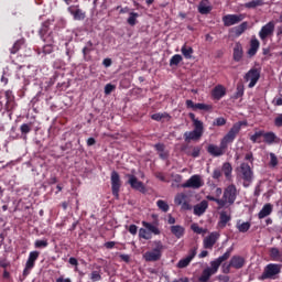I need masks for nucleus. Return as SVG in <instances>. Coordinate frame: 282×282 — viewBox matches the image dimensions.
Segmentation results:
<instances>
[{
    "instance_id": "obj_38",
    "label": "nucleus",
    "mask_w": 282,
    "mask_h": 282,
    "mask_svg": "<svg viewBox=\"0 0 282 282\" xmlns=\"http://www.w3.org/2000/svg\"><path fill=\"white\" fill-rule=\"evenodd\" d=\"M22 45H25V39H20V40H18L14 44H13V46H12V48H11V54H17V52H19V50H21V46Z\"/></svg>"
},
{
    "instance_id": "obj_3",
    "label": "nucleus",
    "mask_w": 282,
    "mask_h": 282,
    "mask_svg": "<svg viewBox=\"0 0 282 282\" xmlns=\"http://www.w3.org/2000/svg\"><path fill=\"white\" fill-rule=\"evenodd\" d=\"M243 124H246V122L243 121L236 122L220 142H223L227 147L231 142H235V138H237V134L239 133V131H241V127H243Z\"/></svg>"
},
{
    "instance_id": "obj_52",
    "label": "nucleus",
    "mask_w": 282,
    "mask_h": 282,
    "mask_svg": "<svg viewBox=\"0 0 282 282\" xmlns=\"http://www.w3.org/2000/svg\"><path fill=\"white\" fill-rule=\"evenodd\" d=\"M210 265H212L210 272H213L214 274H216L217 271L219 270V265H221V264H220V262L216 259V260H214V261L210 262Z\"/></svg>"
},
{
    "instance_id": "obj_35",
    "label": "nucleus",
    "mask_w": 282,
    "mask_h": 282,
    "mask_svg": "<svg viewBox=\"0 0 282 282\" xmlns=\"http://www.w3.org/2000/svg\"><path fill=\"white\" fill-rule=\"evenodd\" d=\"M142 226L149 230V232H152V235H160V228H158V226L147 223V221H142Z\"/></svg>"
},
{
    "instance_id": "obj_27",
    "label": "nucleus",
    "mask_w": 282,
    "mask_h": 282,
    "mask_svg": "<svg viewBox=\"0 0 282 282\" xmlns=\"http://www.w3.org/2000/svg\"><path fill=\"white\" fill-rule=\"evenodd\" d=\"M68 12L74 17L75 21H85L86 14L83 10H80V9L74 10L73 7H69Z\"/></svg>"
},
{
    "instance_id": "obj_23",
    "label": "nucleus",
    "mask_w": 282,
    "mask_h": 282,
    "mask_svg": "<svg viewBox=\"0 0 282 282\" xmlns=\"http://www.w3.org/2000/svg\"><path fill=\"white\" fill-rule=\"evenodd\" d=\"M260 45L261 43L259 42V40H257V37H252L250 41V48L248 50V56L252 58V56H254L259 51Z\"/></svg>"
},
{
    "instance_id": "obj_19",
    "label": "nucleus",
    "mask_w": 282,
    "mask_h": 282,
    "mask_svg": "<svg viewBox=\"0 0 282 282\" xmlns=\"http://www.w3.org/2000/svg\"><path fill=\"white\" fill-rule=\"evenodd\" d=\"M229 265L236 270H241V268L246 265V259H243L241 256H234L229 261Z\"/></svg>"
},
{
    "instance_id": "obj_5",
    "label": "nucleus",
    "mask_w": 282,
    "mask_h": 282,
    "mask_svg": "<svg viewBox=\"0 0 282 282\" xmlns=\"http://www.w3.org/2000/svg\"><path fill=\"white\" fill-rule=\"evenodd\" d=\"M204 134V126H200L197 123L194 126L193 131H187L184 133L185 142H191V140H199L202 135Z\"/></svg>"
},
{
    "instance_id": "obj_29",
    "label": "nucleus",
    "mask_w": 282,
    "mask_h": 282,
    "mask_svg": "<svg viewBox=\"0 0 282 282\" xmlns=\"http://www.w3.org/2000/svg\"><path fill=\"white\" fill-rule=\"evenodd\" d=\"M152 120H155L156 122H169L171 120V115L166 112H158L151 116Z\"/></svg>"
},
{
    "instance_id": "obj_60",
    "label": "nucleus",
    "mask_w": 282,
    "mask_h": 282,
    "mask_svg": "<svg viewBox=\"0 0 282 282\" xmlns=\"http://www.w3.org/2000/svg\"><path fill=\"white\" fill-rule=\"evenodd\" d=\"M6 98H7V109H9L10 102H12V91L7 90L6 91Z\"/></svg>"
},
{
    "instance_id": "obj_28",
    "label": "nucleus",
    "mask_w": 282,
    "mask_h": 282,
    "mask_svg": "<svg viewBox=\"0 0 282 282\" xmlns=\"http://www.w3.org/2000/svg\"><path fill=\"white\" fill-rule=\"evenodd\" d=\"M170 230H171L172 235H174V237H176V239H182V237H184L185 229L183 226L174 225V226L170 227Z\"/></svg>"
},
{
    "instance_id": "obj_47",
    "label": "nucleus",
    "mask_w": 282,
    "mask_h": 282,
    "mask_svg": "<svg viewBox=\"0 0 282 282\" xmlns=\"http://www.w3.org/2000/svg\"><path fill=\"white\" fill-rule=\"evenodd\" d=\"M162 250H164V245H162V241H160V240L154 241L153 251L159 253V254H162Z\"/></svg>"
},
{
    "instance_id": "obj_7",
    "label": "nucleus",
    "mask_w": 282,
    "mask_h": 282,
    "mask_svg": "<svg viewBox=\"0 0 282 282\" xmlns=\"http://www.w3.org/2000/svg\"><path fill=\"white\" fill-rule=\"evenodd\" d=\"M246 19L243 14H227L223 17V23L225 28H230L232 25H237V23H241Z\"/></svg>"
},
{
    "instance_id": "obj_34",
    "label": "nucleus",
    "mask_w": 282,
    "mask_h": 282,
    "mask_svg": "<svg viewBox=\"0 0 282 282\" xmlns=\"http://www.w3.org/2000/svg\"><path fill=\"white\" fill-rule=\"evenodd\" d=\"M270 257L273 261H282V253L276 247L270 249Z\"/></svg>"
},
{
    "instance_id": "obj_59",
    "label": "nucleus",
    "mask_w": 282,
    "mask_h": 282,
    "mask_svg": "<svg viewBox=\"0 0 282 282\" xmlns=\"http://www.w3.org/2000/svg\"><path fill=\"white\" fill-rule=\"evenodd\" d=\"M113 89H116V86H113L112 84H107L105 86V94H106V96H109V94H111V91H113Z\"/></svg>"
},
{
    "instance_id": "obj_49",
    "label": "nucleus",
    "mask_w": 282,
    "mask_h": 282,
    "mask_svg": "<svg viewBox=\"0 0 282 282\" xmlns=\"http://www.w3.org/2000/svg\"><path fill=\"white\" fill-rule=\"evenodd\" d=\"M181 61H182V55L176 54V55L172 56V58L170 59L171 67H173V65L177 66Z\"/></svg>"
},
{
    "instance_id": "obj_44",
    "label": "nucleus",
    "mask_w": 282,
    "mask_h": 282,
    "mask_svg": "<svg viewBox=\"0 0 282 282\" xmlns=\"http://www.w3.org/2000/svg\"><path fill=\"white\" fill-rule=\"evenodd\" d=\"M213 10V8L206 6L204 2H200L198 6V12L200 14H209V12Z\"/></svg>"
},
{
    "instance_id": "obj_8",
    "label": "nucleus",
    "mask_w": 282,
    "mask_h": 282,
    "mask_svg": "<svg viewBox=\"0 0 282 282\" xmlns=\"http://www.w3.org/2000/svg\"><path fill=\"white\" fill-rule=\"evenodd\" d=\"M40 254H41V252H39V251L30 252L29 258L25 263V268L23 270V276H28L30 274V271L34 268Z\"/></svg>"
},
{
    "instance_id": "obj_63",
    "label": "nucleus",
    "mask_w": 282,
    "mask_h": 282,
    "mask_svg": "<svg viewBox=\"0 0 282 282\" xmlns=\"http://www.w3.org/2000/svg\"><path fill=\"white\" fill-rule=\"evenodd\" d=\"M275 127H282V113L274 119Z\"/></svg>"
},
{
    "instance_id": "obj_64",
    "label": "nucleus",
    "mask_w": 282,
    "mask_h": 282,
    "mask_svg": "<svg viewBox=\"0 0 282 282\" xmlns=\"http://www.w3.org/2000/svg\"><path fill=\"white\" fill-rule=\"evenodd\" d=\"M172 282H191V280L188 278H186V276H183V278H180V279L174 280Z\"/></svg>"
},
{
    "instance_id": "obj_41",
    "label": "nucleus",
    "mask_w": 282,
    "mask_h": 282,
    "mask_svg": "<svg viewBox=\"0 0 282 282\" xmlns=\"http://www.w3.org/2000/svg\"><path fill=\"white\" fill-rule=\"evenodd\" d=\"M230 254H232V248H229L223 256L218 257L216 260H218L221 265L224 261H228L230 259Z\"/></svg>"
},
{
    "instance_id": "obj_51",
    "label": "nucleus",
    "mask_w": 282,
    "mask_h": 282,
    "mask_svg": "<svg viewBox=\"0 0 282 282\" xmlns=\"http://www.w3.org/2000/svg\"><path fill=\"white\" fill-rule=\"evenodd\" d=\"M250 223H242L240 225H238V230L239 232H248L250 230Z\"/></svg>"
},
{
    "instance_id": "obj_24",
    "label": "nucleus",
    "mask_w": 282,
    "mask_h": 282,
    "mask_svg": "<svg viewBox=\"0 0 282 282\" xmlns=\"http://www.w3.org/2000/svg\"><path fill=\"white\" fill-rule=\"evenodd\" d=\"M212 96L215 100H221L226 96V88L221 85L216 86L213 89Z\"/></svg>"
},
{
    "instance_id": "obj_16",
    "label": "nucleus",
    "mask_w": 282,
    "mask_h": 282,
    "mask_svg": "<svg viewBox=\"0 0 282 282\" xmlns=\"http://www.w3.org/2000/svg\"><path fill=\"white\" fill-rule=\"evenodd\" d=\"M240 173L245 182H252V169H250V165L248 163L240 164Z\"/></svg>"
},
{
    "instance_id": "obj_21",
    "label": "nucleus",
    "mask_w": 282,
    "mask_h": 282,
    "mask_svg": "<svg viewBox=\"0 0 282 282\" xmlns=\"http://www.w3.org/2000/svg\"><path fill=\"white\" fill-rule=\"evenodd\" d=\"M219 215L220 216H219L218 225L220 226V228H226V226H228V221L232 219V216L230 215V212H226V210H221Z\"/></svg>"
},
{
    "instance_id": "obj_39",
    "label": "nucleus",
    "mask_w": 282,
    "mask_h": 282,
    "mask_svg": "<svg viewBox=\"0 0 282 282\" xmlns=\"http://www.w3.org/2000/svg\"><path fill=\"white\" fill-rule=\"evenodd\" d=\"M20 131H21L22 135L24 137V139H26L28 133H30V131H32V123H23L20 127Z\"/></svg>"
},
{
    "instance_id": "obj_9",
    "label": "nucleus",
    "mask_w": 282,
    "mask_h": 282,
    "mask_svg": "<svg viewBox=\"0 0 282 282\" xmlns=\"http://www.w3.org/2000/svg\"><path fill=\"white\" fill-rule=\"evenodd\" d=\"M126 177H128V184L133 188L134 191H139V193H144L147 191V187L144 186V183L138 180V177L133 174H127Z\"/></svg>"
},
{
    "instance_id": "obj_54",
    "label": "nucleus",
    "mask_w": 282,
    "mask_h": 282,
    "mask_svg": "<svg viewBox=\"0 0 282 282\" xmlns=\"http://www.w3.org/2000/svg\"><path fill=\"white\" fill-rule=\"evenodd\" d=\"M269 155H270V166H273V167L278 166L279 159L276 158V154L271 152Z\"/></svg>"
},
{
    "instance_id": "obj_58",
    "label": "nucleus",
    "mask_w": 282,
    "mask_h": 282,
    "mask_svg": "<svg viewBox=\"0 0 282 282\" xmlns=\"http://www.w3.org/2000/svg\"><path fill=\"white\" fill-rule=\"evenodd\" d=\"M47 240H36L35 248H47Z\"/></svg>"
},
{
    "instance_id": "obj_46",
    "label": "nucleus",
    "mask_w": 282,
    "mask_h": 282,
    "mask_svg": "<svg viewBox=\"0 0 282 282\" xmlns=\"http://www.w3.org/2000/svg\"><path fill=\"white\" fill-rule=\"evenodd\" d=\"M156 206L162 210L163 213H169V204L162 199L156 202Z\"/></svg>"
},
{
    "instance_id": "obj_2",
    "label": "nucleus",
    "mask_w": 282,
    "mask_h": 282,
    "mask_svg": "<svg viewBox=\"0 0 282 282\" xmlns=\"http://www.w3.org/2000/svg\"><path fill=\"white\" fill-rule=\"evenodd\" d=\"M280 274L281 264L270 263L264 268L260 279L261 281H265L267 279H279Z\"/></svg>"
},
{
    "instance_id": "obj_55",
    "label": "nucleus",
    "mask_w": 282,
    "mask_h": 282,
    "mask_svg": "<svg viewBox=\"0 0 282 282\" xmlns=\"http://www.w3.org/2000/svg\"><path fill=\"white\" fill-rule=\"evenodd\" d=\"M90 279L96 282V281H100L102 279V275H100L99 271H93L90 273Z\"/></svg>"
},
{
    "instance_id": "obj_11",
    "label": "nucleus",
    "mask_w": 282,
    "mask_h": 282,
    "mask_svg": "<svg viewBox=\"0 0 282 282\" xmlns=\"http://www.w3.org/2000/svg\"><path fill=\"white\" fill-rule=\"evenodd\" d=\"M111 189H112V195L113 197H119V193H120V186H122V184L120 183V174H118V172L112 171L111 172Z\"/></svg>"
},
{
    "instance_id": "obj_33",
    "label": "nucleus",
    "mask_w": 282,
    "mask_h": 282,
    "mask_svg": "<svg viewBox=\"0 0 282 282\" xmlns=\"http://www.w3.org/2000/svg\"><path fill=\"white\" fill-rule=\"evenodd\" d=\"M221 171L227 180L232 177V165L229 162L223 164Z\"/></svg>"
},
{
    "instance_id": "obj_6",
    "label": "nucleus",
    "mask_w": 282,
    "mask_h": 282,
    "mask_svg": "<svg viewBox=\"0 0 282 282\" xmlns=\"http://www.w3.org/2000/svg\"><path fill=\"white\" fill-rule=\"evenodd\" d=\"M261 78V70L258 68H251L245 76V80L250 82L248 87L249 89H252L257 83H259V79Z\"/></svg>"
},
{
    "instance_id": "obj_14",
    "label": "nucleus",
    "mask_w": 282,
    "mask_h": 282,
    "mask_svg": "<svg viewBox=\"0 0 282 282\" xmlns=\"http://www.w3.org/2000/svg\"><path fill=\"white\" fill-rule=\"evenodd\" d=\"M204 182L199 175H193L186 183L183 184V188H202Z\"/></svg>"
},
{
    "instance_id": "obj_53",
    "label": "nucleus",
    "mask_w": 282,
    "mask_h": 282,
    "mask_svg": "<svg viewBox=\"0 0 282 282\" xmlns=\"http://www.w3.org/2000/svg\"><path fill=\"white\" fill-rule=\"evenodd\" d=\"M224 124H226V118H224V117H219V118L215 119L213 122L214 127H224Z\"/></svg>"
},
{
    "instance_id": "obj_18",
    "label": "nucleus",
    "mask_w": 282,
    "mask_h": 282,
    "mask_svg": "<svg viewBox=\"0 0 282 282\" xmlns=\"http://www.w3.org/2000/svg\"><path fill=\"white\" fill-rule=\"evenodd\" d=\"M217 239H219V234L218 232H212L209 236H207L204 239V248L207 250H213V246L217 243Z\"/></svg>"
},
{
    "instance_id": "obj_4",
    "label": "nucleus",
    "mask_w": 282,
    "mask_h": 282,
    "mask_svg": "<svg viewBox=\"0 0 282 282\" xmlns=\"http://www.w3.org/2000/svg\"><path fill=\"white\" fill-rule=\"evenodd\" d=\"M174 204H176V206H181L182 210H193L191 198L184 193L177 194L175 196Z\"/></svg>"
},
{
    "instance_id": "obj_48",
    "label": "nucleus",
    "mask_w": 282,
    "mask_h": 282,
    "mask_svg": "<svg viewBox=\"0 0 282 282\" xmlns=\"http://www.w3.org/2000/svg\"><path fill=\"white\" fill-rule=\"evenodd\" d=\"M139 237L141 238V239H147V240H149V239H151V232H149L147 229H144V228H141V229H139Z\"/></svg>"
},
{
    "instance_id": "obj_31",
    "label": "nucleus",
    "mask_w": 282,
    "mask_h": 282,
    "mask_svg": "<svg viewBox=\"0 0 282 282\" xmlns=\"http://www.w3.org/2000/svg\"><path fill=\"white\" fill-rule=\"evenodd\" d=\"M272 214V205L265 204L262 209L259 212L258 217L259 219H265L269 215Z\"/></svg>"
},
{
    "instance_id": "obj_10",
    "label": "nucleus",
    "mask_w": 282,
    "mask_h": 282,
    "mask_svg": "<svg viewBox=\"0 0 282 282\" xmlns=\"http://www.w3.org/2000/svg\"><path fill=\"white\" fill-rule=\"evenodd\" d=\"M228 147L220 141L219 145L209 144L207 148V152L214 158H219L224 155L227 151Z\"/></svg>"
},
{
    "instance_id": "obj_43",
    "label": "nucleus",
    "mask_w": 282,
    "mask_h": 282,
    "mask_svg": "<svg viewBox=\"0 0 282 282\" xmlns=\"http://www.w3.org/2000/svg\"><path fill=\"white\" fill-rule=\"evenodd\" d=\"M259 6H263V0H252L245 4V8L254 9L259 8Z\"/></svg>"
},
{
    "instance_id": "obj_17",
    "label": "nucleus",
    "mask_w": 282,
    "mask_h": 282,
    "mask_svg": "<svg viewBox=\"0 0 282 282\" xmlns=\"http://www.w3.org/2000/svg\"><path fill=\"white\" fill-rule=\"evenodd\" d=\"M185 105L187 109H193V111H208L212 109V107L206 104H195L191 99H187Z\"/></svg>"
},
{
    "instance_id": "obj_42",
    "label": "nucleus",
    "mask_w": 282,
    "mask_h": 282,
    "mask_svg": "<svg viewBox=\"0 0 282 282\" xmlns=\"http://www.w3.org/2000/svg\"><path fill=\"white\" fill-rule=\"evenodd\" d=\"M206 199H208L209 202H216V204L218 205L217 210H221V208H224V202L221 198H216L215 196L208 195L206 196Z\"/></svg>"
},
{
    "instance_id": "obj_40",
    "label": "nucleus",
    "mask_w": 282,
    "mask_h": 282,
    "mask_svg": "<svg viewBox=\"0 0 282 282\" xmlns=\"http://www.w3.org/2000/svg\"><path fill=\"white\" fill-rule=\"evenodd\" d=\"M230 254H232V248H229L223 256L218 257L216 260H218L221 265L224 261H228L230 259Z\"/></svg>"
},
{
    "instance_id": "obj_13",
    "label": "nucleus",
    "mask_w": 282,
    "mask_h": 282,
    "mask_svg": "<svg viewBox=\"0 0 282 282\" xmlns=\"http://www.w3.org/2000/svg\"><path fill=\"white\" fill-rule=\"evenodd\" d=\"M273 34H274V22L272 21L263 25L259 32V36L261 41H265L268 36H272Z\"/></svg>"
},
{
    "instance_id": "obj_20",
    "label": "nucleus",
    "mask_w": 282,
    "mask_h": 282,
    "mask_svg": "<svg viewBox=\"0 0 282 282\" xmlns=\"http://www.w3.org/2000/svg\"><path fill=\"white\" fill-rule=\"evenodd\" d=\"M262 138L264 139L265 144H279L281 141L274 132L263 131Z\"/></svg>"
},
{
    "instance_id": "obj_45",
    "label": "nucleus",
    "mask_w": 282,
    "mask_h": 282,
    "mask_svg": "<svg viewBox=\"0 0 282 282\" xmlns=\"http://www.w3.org/2000/svg\"><path fill=\"white\" fill-rule=\"evenodd\" d=\"M138 17H139L138 13L131 12L129 18H128V24L132 25V26L135 25V23H138Z\"/></svg>"
},
{
    "instance_id": "obj_37",
    "label": "nucleus",
    "mask_w": 282,
    "mask_h": 282,
    "mask_svg": "<svg viewBox=\"0 0 282 282\" xmlns=\"http://www.w3.org/2000/svg\"><path fill=\"white\" fill-rule=\"evenodd\" d=\"M181 52L185 58H193V47L183 45Z\"/></svg>"
},
{
    "instance_id": "obj_1",
    "label": "nucleus",
    "mask_w": 282,
    "mask_h": 282,
    "mask_svg": "<svg viewBox=\"0 0 282 282\" xmlns=\"http://www.w3.org/2000/svg\"><path fill=\"white\" fill-rule=\"evenodd\" d=\"M239 195V191L235 184L228 185L223 193V202L224 208H228V206H232L235 202H237V196Z\"/></svg>"
},
{
    "instance_id": "obj_32",
    "label": "nucleus",
    "mask_w": 282,
    "mask_h": 282,
    "mask_svg": "<svg viewBox=\"0 0 282 282\" xmlns=\"http://www.w3.org/2000/svg\"><path fill=\"white\" fill-rule=\"evenodd\" d=\"M215 274L213 271H210V268H206L203 270L202 275L198 278L199 282H208L210 281V278Z\"/></svg>"
},
{
    "instance_id": "obj_25",
    "label": "nucleus",
    "mask_w": 282,
    "mask_h": 282,
    "mask_svg": "<svg viewBox=\"0 0 282 282\" xmlns=\"http://www.w3.org/2000/svg\"><path fill=\"white\" fill-rule=\"evenodd\" d=\"M241 58H243V46L239 42H237L234 47V61H236V63H239Z\"/></svg>"
},
{
    "instance_id": "obj_56",
    "label": "nucleus",
    "mask_w": 282,
    "mask_h": 282,
    "mask_svg": "<svg viewBox=\"0 0 282 282\" xmlns=\"http://www.w3.org/2000/svg\"><path fill=\"white\" fill-rule=\"evenodd\" d=\"M191 120L194 122V127H197L199 124L200 127H204V122L199 121V119L195 118V113H189Z\"/></svg>"
},
{
    "instance_id": "obj_36",
    "label": "nucleus",
    "mask_w": 282,
    "mask_h": 282,
    "mask_svg": "<svg viewBox=\"0 0 282 282\" xmlns=\"http://www.w3.org/2000/svg\"><path fill=\"white\" fill-rule=\"evenodd\" d=\"M261 138H263V130L256 131L251 137L250 140L253 144H261Z\"/></svg>"
},
{
    "instance_id": "obj_12",
    "label": "nucleus",
    "mask_w": 282,
    "mask_h": 282,
    "mask_svg": "<svg viewBox=\"0 0 282 282\" xmlns=\"http://www.w3.org/2000/svg\"><path fill=\"white\" fill-rule=\"evenodd\" d=\"M50 32V28L45 24L42 25V28L39 31V34L44 43H46L47 47L52 46V43H54V37L52 36V33Z\"/></svg>"
},
{
    "instance_id": "obj_62",
    "label": "nucleus",
    "mask_w": 282,
    "mask_h": 282,
    "mask_svg": "<svg viewBox=\"0 0 282 282\" xmlns=\"http://www.w3.org/2000/svg\"><path fill=\"white\" fill-rule=\"evenodd\" d=\"M219 177H221V170H219V169L214 170L213 178L214 180H219Z\"/></svg>"
},
{
    "instance_id": "obj_57",
    "label": "nucleus",
    "mask_w": 282,
    "mask_h": 282,
    "mask_svg": "<svg viewBox=\"0 0 282 282\" xmlns=\"http://www.w3.org/2000/svg\"><path fill=\"white\" fill-rule=\"evenodd\" d=\"M243 96V84L237 85L236 98H241Z\"/></svg>"
},
{
    "instance_id": "obj_50",
    "label": "nucleus",
    "mask_w": 282,
    "mask_h": 282,
    "mask_svg": "<svg viewBox=\"0 0 282 282\" xmlns=\"http://www.w3.org/2000/svg\"><path fill=\"white\" fill-rule=\"evenodd\" d=\"M191 228H192L193 232H196V235H204V234H206V229H204L202 227H198L197 224H193L191 226Z\"/></svg>"
},
{
    "instance_id": "obj_26",
    "label": "nucleus",
    "mask_w": 282,
    "mask_h": 282,
    "mask_svg": "<svg viewBox=\"0 0 282 282\" xmlns=\"http://www.w3.org/2000/svg\"><path fill=\"white\" fill-rule=\"evenodd\" d=\"M143 258L148 262L160 261V259H162V253H158L156 251H153V250L152 251H147L143 254Z\"/></svg>"
},
{
    "instance_id": "obj_30",
    "label": "nucleus",
    "mask_w": 282,
    "mask_h": 282,
    "mask_svg": "<svg viewBox=\"0 0 282 282\" xmlns=\"http://www.w3.org/2000/svg\"><path fill=\"white\" fill-rule=\"evenodd\" d=\"M246 30H248V22H242L241 24L231 29V32H232L234 36H241V34H243V32H246Z\"/></svg>"
},
{
    "instance_id": "obj_15",
    "label": "nucleus",
    "mask_w": 282,
    "mask_h": 282,
    "mask_svg": "<svg viewBox=\"0 0 282 282\" xmlns=\"http://www.w3.org/2000/svg\"><path fill=\"white\" fill-rule=\"evenodd\" d=\"M196 254L197 251L195 249H192L186 258H183L177 262L176 268H180L181 270H183L184 268H188V265H191V261L195 259Z\"/></svg>"
},
{
    "instance_id": "obj_61",
    "label": "nucleus",
    "mask_w": 282,
    "mask_h": 282,
    "mask_svg": "<svg viewBox=\"0 0 282 282\" xmlns=\"http://www.w3.org/2000/svg\"><path fill=\"white\" fill-rule=\"evenodd\" d=\"M232 268V265H230V262L227 264V263H224L223 264V272L224 274H230V269Z\"/></svg>"
},
{
    "instance_id": "obj_22",
    "label": "nucleus",
    "mask_w": 282,
    "mask_h": 282,
    "mask_svg": "<svg viewBox=\"0 0 282 282\" xmlns=\"http://www.w3.org/2000/svg\"><path fill=\"white\" fill-rule=\"evenodd\" d=\"M206 210H208L207 200H202L199 204L194 206V215H197V217H202Z\"/></svg>"
}]
</instances>
